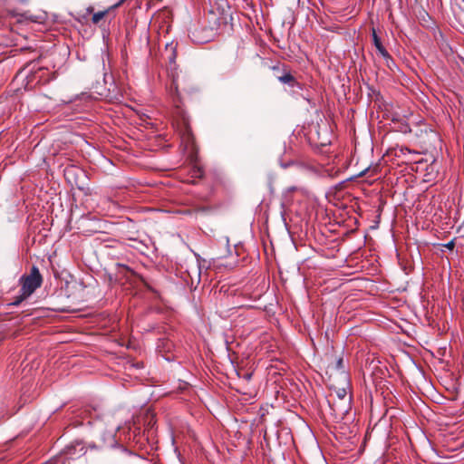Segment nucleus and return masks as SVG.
<instances>
[{
    "label": "nucleus",
    "mask_w": 464,
    "mask_h": 464,
    "mask_svg": "<svg viewBox=\"0 0 464 464\" xmlns=\"http://www.w3.org/2000/svg\"><path fill=\"white\" fill-rule=\"evenodd\" d=\"M445 247H447L448 249H453L454 247V242L453 241H450L449 242L448 244L445 245Z\"/></svg>",
    "instance_id": "obj_8"
},
{
    "label": "nucleus",
    "mask_w": 464,
    "mask_h": 464,
    "mask_svg": "<svg viewBox=\"0 0 464 464\" xmlns=\"http://www.w3.org/2000/svg\"><path fill=\"white\" fill-rule=\"evenodd\" d=\"M106 12H98V13H95L92 17V20L94 24H97L99 23L105 15Z\"/></svg>",
    "instance_id": "obj_4"
},
{
    "label": "nucleus",
    "mask_w": 464,
    "mask_h": 464,
    "mask_svg": "<svg viewBox=\"0 0 464 464\" xmlns=\"http://www.w3.org/2000/svg\"><path fill=\"white\" fill-rule=\"evenodd\" d=\"M175 60V53L174 52L171 54L170 61L173 62Z\"/></svg>",
    "instance_id": "obj_10"
},
{
    "label": "nucleus",
    "mask_w": 464,
    "mask_h": 464,
    "mask_svg": "<svg viewBox=\"0 0 464 464\" xmlns=\"http://www.w3.org/2000/svg\"><path fill=\"white\" fill-rule=\"evenodd\" d=\"M43 277L36 266H33L31 272L27 276L20 278L21 290L19 299L14 303L19 304L21 301L29 297L42 285Z\"/></svg>",
    "instance_id": "obj_1"
},
{
    "label": "nucleus",
    "mask_w": 464,
    "mask_h": 464,
    "mask_svg": "<svg viewBox=\"0 0 464 464\" xmlns=\"http://www.w3.org/2000/svg\"><path fill=\"white\" fill-rule=\"evenodd\" d=\"M337 396L340 399H343L346 396V391L345 389H341L337 392Z\"/></svg>",
    "instance_id": "obj_6"
},
{
    "label": "nucleus",
    "mask_w": 464,
    "mask_h": 464,
    "mask_svg": "<svg viewBox=\"0 0 464 464\" xmlns=\"http://www.w3.org/2000/svg\"><path fill=\"white\" fill-rule=\"evenodd\" d=\"M126 0H120L113 7H118L120 6L123 2H125Z\"/></svg>",
    "instance_id": "obj_9"
},
{
    "label": "nucleus",
    "mask_w": 464,
    "mask_h": 464,
    "mask_svg": "<svg viewBox=\"0 0 464 464\" xmlns=\"http://www.w3.org/2000/svg\"><path fill=\"white\" fill-rule=\"evenodd\" d=\"M372 40H373V44L376 49H379L383 46L382 44V42H381L380 38L378 37L374 28L372 29Z\"/></svg>",
    "instance_id": "obj_3"
},
{
    "label": "nucleus",
    "mask_w": 464,
    "mask_h": 464,
    "mask_svg": "<svg viewBox=\"0 0 464 464\" xmlns=\"http://www.w3.org/2000/svg\"><path fill=\"white\" fill-rule=\"evenodd\" d=\"M336 368L337 369H343V361L342 358H339L336 362Z\"/></svg>",
    "instance_id": "obj_7"
},
{
    "label": "nucleus",
    "mask_w": 464,
    "mask_h": 464,
    "mask_svg": "<svg viewBox=\"0 0 464 464\" xmlns=\"http://www.w3.org/2000/svg\"><path fill=\"white\" fill-rule=\"evenodd\" d=\"M279 81L283 83H290L294 81V77L290 73H286L279 77Z\"/></svg>",
    "instance_id": "obj_5"
},
{
    "label": "nucleus",
    "mask_w": 464,
    "mask_h": 464,
    "mask_svg": "<svg viewBox=\"0 0 464 464\" xmlns=\"http://www.w3.org/2000/svg\"><path fill=\"white\" fill-rule=\"evenodd\" d=\"M379 54L386 61L387 65L391 67L390 63H392V59L387 50L384 48V46L377 49Z\"/></svg>",
    "instance_id": "obj_2"
}]
</instances>
